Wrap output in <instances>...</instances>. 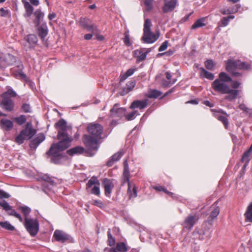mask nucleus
Masks as SVG:
<instances>
[{
    "label": "nucleus",
    "instance_id": "obj_1",
    "mask_svg": "<svg viewBox=\"0 0 252 252\" xmlns=\"http://www.w3.org/2000/svg\"><path fill=\"white\" fill-rule=\"evenodd\" d=\"M89 135L83 136V142L86 148L90 151H97L99 147V140L103 131V126L97 123H91L87 126Z\"/></svg>",
    "mask_w": 252,
    "mask_h": 252
},
{
    "label": "nucleus",
    "instance_id": "obj_2",
    "mask_svg": "<svg viewBox=\"0 0 252 252\" xmlns=\"http://www.w3.org/2000/svg\"><path fill=\"white\" fill-rule=\"evenodd\" d=\"M211 87L216 92L220 94H226L225 99L229 101L234 100L240 92L238 90H232L227 83L217 79L212 82Z\"/></svg>",
    "mask_w": 252,
    "mask_h": 252
},
{
    "label": "nucleus",
    "instance_id": "obj_3",
    "mask_svg": "<svg viewBox=\"0 0 252 252\" xmlns=\"http://www.w3.org/2000/svg\"><path fill=\"white\" fill-rule=\"evenodd\" d=\"M151 20L146 19L144 24L143 35L141 38L144 43H153L159 38V32L157 31L156 34L152 32L151 31Z\"/></svg>",
    "mask_w": 252,
    "mask_h": 252
},
{
    "label": "nucleus",
    "instance_id": "obj_4",
    "mask_svg": "<svg viewBox=\"0 0 252 252\" xmlns=\"http://www.w3.org/2000/svg\"><path fill=\"white\" fill-rule=\"evenodd\" d=\"M36 133V130L33 128L31 122H28L25 125V128L22 130L20 134L16 137L15 142L18 144L23 143L26 137L32 138Z\"/></svg>",
    "mask_w": 252,
    "mask_h": 252
},
{
    "label": "nucleus",
    "instance_id": "obj_5",
    "mask_svg": "<svg viewBox=\"0 0 252 252\" xmlns=\"http://www.w3.org/2000/svg\"><path fill=\"white\" fill-rule=\"evenodd\" d=\"M24 226L31 236L36 235L39 230V223L36 219L27 218L25 219Z\"/></svg>",
    "mask_w": 252,
    "mask_h": 252
},
{
    "label": "nucleus",
    "instance_id": "obj_6",
    "mask_svg": "<svg viewBox=\"0 0 252 252\" xmlns=\"http://www.w3.org/2000/svg\"><path fill=\"white\" fill-rule=\"evenodd\" d=\"M58 129L57 138H61L63 135H68L66 131L71 129V127L67 126L66 121L63 119L60 120L55 125Z\"/></svg>",
    "mask_w": 252,
    "mask_h": 252
},
{
    "label": "nucleus",
    "instance_id": "obj_7",
    "mask_svg": "<svg viewBox=\"0 0 252 252\" xmlns=\"http://www.w3.org/2000/svg\"><path fill=\"white\" fill-rule=\"evenodd\" d=\"M61 151H62L59 150V148L56 144H53L46 154L48 156H52L51 158L52 162L57 163L61 158V156L60 154Z\"/></svg>",
    "mask_w": 252,
    "mask_h": 252
},
{
    "label": "nucleus",
    "instance_id": "obj_8",
    "mask_svg": "<svg viewBox=\"0 0 252 252\" xmlns=\"http://www.w3.org/2000/svg\"><path fill=\"white\" fill-rule=\"evenodd\" d=\"M229 62V64L228 66V68L229 70L231 69V66L233 65V66L237 67L238 69H241V70H248L250 69L251 67V65L250 63L245 62H241L240 60H228Z\"/></svg>",
    "mask_w": 252,
    "mask_h": 252
},
{
    "label": "nucleus",
    "instance_id": "obj_9",
    "mask_svg": "<svg viewBox=\"0 0 252 252\" xmlns=\"http://www.w3.org/2000/svg\"><path fill=\"white\" fill-rule=\"evenodd\" d=\"M80 26L88 32H91L93 33L97 32L96 27L91 24V22L89 19L85 18H81L80 21Z\"/></svg>",
    "mask_w": 252,
    "mask_h": 252
},
{
    "label": "nucleus",
    "instance_id": "obj_10",
    "mask_svg": "<svg viewBox=\"0 0 252 252\" xmlns=\"http://www.w3.org/2000/svg\"><path fill=\"white\" fill-rule=\"evenodd\" d=\"M124 172L123 174V181L122 183V184L124 185L126 183H127L128 185V192H130V188H131V184L129 181L130 179V172H129V168L128 167V162L126 160L124 162Z\"/></svg>",
    "mask_w": 252,
    "mask_h": 252
},
{
    "label": "nucleus",
    "instance_id": "obj_11",
    "mask_svg": "<svg viewBox=\"0 0 252 252\" xmlns=\"http://www.w3.org/2000/svg\"><path fill=\"white\" fill-rule=\"evenodd\" d=\"M126 109L120 107L118 103L115 104L110 110V116L112 117L122 118L126 113Z\"/></svg>",
    "mask_w": 252,
    "mask_h": 252
},
{
    "label": "nucleus",
    "instance_id": "obj_12",
    "mask_svg": "<svg viewBox=\"0 0 252 252\" xmlns=\"http://www.w3.org/2000/svg\"><path fill=\"white\" fill-rule=\"evenodd\" d=\"M150 49H141L133 52V57L136 58L137 62L140 63L145 60L147 55L150 52Z\"/></svg>",
    "mask_w": 252,
    "mask_h": 252
},
{
    "label": "nucleus",
    "instance_id": "obj_13",
    "mask_svg": "<svg viewBox=\"0 0 252 252\" xmlns=\"http://www.w3.org/2000/svg\"><path fill=\"white\" fill-rule=\"evenodd\" d=\"M212 211L207 218V222L211 225L213 224L214 220L216 219L220 212V208L217 206L216 202L211 206Z\"/></svg>",
    "mask_w": 252,
    "mask_h": 252
},
{
    "label": "nucleus",
    "instance_id": "obj_14",
    "mask_svg": "<svg viewBox=\"0 0 252 252\" xmlns=\"http://www.w3.org/2000/svg\"><path fill=\"white\" fill-rule=\"evenodd\" d=\"M1 107L7 111H12L14 108V103L10 98L2 97L0 101Z\"/></svg>",
    "mask_w": 252,
    "mask_h": 252
},
{
    "label": "nucleus",
    "instance_id": "obj_15",
    "mask_svg": "<svg viewBox=\"0 0 252 252\" xmlns=\"http://www.w3.org/2000/svg\"><path fill=\"white\" fill-rule=\"evenodd\" d=\"M58 139L60 141L56 144L59 148V150L62 151L65 150L70 146L71 140L69 138L68 135H63L62 138Z\"/></svg>",
    "mask_w": 252,
    "mask_h": 252
},
{
    "label": "nucleus",
    "instance_id": "obj_16",
    "mask_svg": "<svg viewBox=\"0 0 252 252\" xmlns=\"http://www.w3.org/2000/svg\"><path fill=\"white\" fill-rule=\"evenodd\" d=\"M53 237L57 241L64 243L69 239V236L62 230H56L54 233Z\"/></svg>",
    "mask_w": 252,
    "mask_h": 252
},
{
    "label": "nucleus",
    "instance_id": "obj_17",
    "mask_svg": "<svg viewBox=\"0 0 252 252\" xmlns=\"http://www.w3.org/2000/svg\"><path fill=\"white\" fill-rule=\"evenodd\" d=\"M198 220V217L196 215H189L184 222V227L190 229Z\"/></svg>",
    "mask_w": 252,
    "mask_h": 252
},
{
    "label": "nucleus",
    "instance_id": "obj_18",
    "mask_svg": "<svg viewBox=\"0 0 252 252\" xmlns=\"http://www.w3.org/2000/svg\"><path fill=\"white\" fill-rule=\"evenodd\" d=\"M45 138V136L43 133H39L34 139L30 141V148L33 150L36 149L37 146L44 140Z\"/></svg>",
    "mask_w": 252,
    "mask_h": 252
},
{
    "label": "nucleus",
    "instance_id": "obj_19",
    "mask_svg": "<svg viewBox=\"0 0 252 252\" xmlns=\"http://www.w3.org/2000/svg\"><path fill=\"white\" fill-rule=\"evenodd\" d=\"M102 184L104 188L105 194L109 196L114 188V185L111 180L107 178H105L102 182Z\"/></svg>",
    "mask_w": 252,
    "mask_h": 252
},
{
    "label": "nucleus",
    "instance_id": "obj_20",
    "mask_svg": "<svg viewBox=\"0 0 252 252\" xmlns=\"http://www.w3.org/2000/svg\"><path fill=\"white\" fill-rule=\"evenodd\" d=\"M177 1L178 0H170L165 2L162 7L163 12L166 13L172 11L176 7Z\"/></svg>",
    "mask_w": 252,
    "mask_h": 252
},
{
    "label": "nucleus",
    "instance_id": "obj_21",
    "mask_svg": "<svg viewBox=\"0 0 252 252\" xmlns=\"http://www.w3.org/2000/svg\"><path fill=\"white\" fill-rule=\"evenodd\" d=\"M148 102V100L146 99L142 100H135L132 102L130 108L131 109L139 108L140 109H143L147 106Z\"/></svg>",
    "mask_w": 252,
    "mask_h": 252
},
{
    "label": "nucleus",
    "instance_id": "obj_22",
    "mask_svg": "<svg viewBox=\"0 0 252 252\" xmlns=\"http://www.w3.org/2000/svg\"><path fill=\"white\" fill-rule=\"evenodd\" d=\"M0 127L5 131H10L13 127V122L6 119H2L0 120Z\"/></svg>",
    "mask_w": 252,
    "mask_h": 252
},
{
    "label": "nucleus",
    "instance_id": "obj_23",
    "mask_svg": "<svg viewBox=\"0 0 252 252\" xmlns=\"http://www.w3.org/2000/svg\"><path fill=\"white\" fill-rule=\"evenodd\" d=\"M25 39L29 45L28 48H31L34 47L37 43L38 39L37 36L35 34H30L25 37Z\"/></svg>",
    "mask_w": 252,
    "mask_h": 252
},
{
    "label": "nucleus",
    "instance_id": "obj_24",
    "mask_svg": "<svg viewBox=\"0 0 252 252\" xmlns=\"http://www.w3.org/2000/svg\"><path fill=\"white\" fill-rule=\"evenodd\" d=\"M84 151L85 149L83 147L78 146L68 150L67 153L70 156H73L83 154Z\"/></svg>",
    "mask_w": 252,
    "mask_h": 252
},
{
    "label": "nucleus",
    "instance_id": "obj_25",
    "mask_svg": "<svg viewBox=\"0 0 252 252\" xmlns=\"http://www.w3.org/2000/svg\"><path fill=\"white\" fill-rule=\"evenodd\" d=\"M123 154L122 153L119 152L115 154H114L111 157V158L108 160L106 163V165L108 167L112 166L115 162L118 161L120 159L121 157H122Z\"/></svg>",
    "mask_w": 252,
    "mask_h": 252
},
{
    "label": "nucleus",
    "instance_id": "obj_26",
    "mask_svg": "<svg viewBox=\"0 0 252 252\" xmlns=\"http://www.w3.org/2000/svg\"><path fill=\"white\" fill-rule=\"evenodd\" d=\"M22 2L24 5L26 11L24 16L26 18L30 17L33 12V8L32 6L26 0H22Z\"/></svg>",
    "mask_w": 252,
    "mask_h": 252
},
{
    "label": "nucleus",
    "instance_id": "obj_27",
    "mask_svg": "<svg viewBox=\"0 0 252 252\" xmlns=\"http://www.w3.org/2000/svg\"><path fill=\"white\" fill-rule=\"evenodd\" d=\"M229 62L227 60L225 63V68H226V70L229 73H230L232 76L235 77H238L242 76V73L236 71V70L237 69H238V68L237 67H235V66H233V65H231L232 68H231V70H229L228 69L229 68H228V66L229 65Z\"/></svg>",
    "mask_w": 252,
    "mask_h": 252
},
{
    "label": "nucleus",
    "instance_id": "obj_28",
    "mask_svg": "<svg viewBox=\"0 0 252 252\" xmlns=\"http://www.w3.org/2000/svg\"><path fill=\"white\" fill-rule=\"evenodd\" d=\"M200 76L202 78H205L210 80H213L214 79V74L205 70L203 67L200 68Z\"/></svg>",
    "mask_w": 252,
    "mask_h": 252
},
{
    "label": "nucleus",
    "instance_id": "obj_29",
    "mask_svg": "<svg viewBox=\"0 0 252 252\" xmlns=\"http://www.w3.org/2000/svg\"><path fill=\"white\" fill-rule=\"evenodd\" d=\"M38 34L39 36L42 39H44L48 34V29L45 24H42L38 28Z\"/></svg>",
    "mask_w": 252,
    "mask_h": 252
},
{
    "label": "nucleus",
    "instance_id": "obj_30",
    "mask_svg": "<svg viewBox=\"0 0 252 252\" xmlns=\"http://www.w3.org/2000/svg\"><path fill=\"white\" fill-rule=\"evenodd\" d=\"M35 19L33 20V23L36 27L39 25L41 18L44 16V13L40 9H37L34 13Z\"/></svg>",
    "mask_w": 252,
    "mask_h": 252
},
{
    "label": "nucleus",
    "instance_id": "obj_31",
    "mask_svg": "<svg viewBox=\"0 0 252 252\" xmlns=\"http://www.w3.org/2000/svg\"><path fill=\"white\" fill-rule=\"evenodd\" d=\"M217 79L221 80V81L225 82L227 84V83L232 82V78L227 73L224 72H220L219 74V78Z\"/></svg>",
    "mask_w": 252,
    "mask_h": 252
},
{
    "label": "nucleus",
    "instance_id": "obj_32",
    "mask_svg": "<svg viewBox=\"0 0 252 252\" xmlns=\"http://www.w3.org/2000/svg\"><path fill=\"white\" fill-rule=\"evenodd\" d=\"M17 96L16 93L11 88L8 87L7 91L1 94V97L10 98Z\"/></svg>",
    "mask_w": 252,
    "mask_h": 252
},
{
    "label": "nucleus",
    "instance_id": "obj_33",
    "mask_svg": "<svg viewBox=\"0 0 252 252\" xmlns=\"http://www.w3.org/2000/svg\"><path fill=\"white\" fill-rule=\"evenodd\" d=\"M7 212L8 215L10 216H14L15 218L18 219L20 222L23 221V219L21 215L18 213H16L14 209H12L11 207L9 205V209L4 210Z\"/></svg>",
    "mask_w": 252,
    "mask_h": 252
},
{
    "label": "nucleus",
    "instance_id": "obj_34",
    "mask_svg": "<svg viewBox=\"0 0 252 252\" xmlns=\"http://www.w3.org/2000/svg\"><path fill=\"white\" fill-rule=\"evenodd\" d=\"M18 209L24 215L25 219L29 218L28 216L31 212V209L30 207L27 206H19Z\"/></svg>",
    "mask_w": 252,
    "mask_h": 252
},
{
    "label": "nucleus",
    "instance_id": "obj_35",
    "mask_svg": "<svg viewBox=\"0 0 252 252\" xmlns=\"http://www.w3.org/2000/svg\"><path fill=\"white\" fill-rule=\"evenodd\" d=\"M0 226L7 230L13 231L15 229L14 226L12 225L8 221H0Z\"/></svg>",
    "mask_w": 252,
    "mask_h": 252
},
{
    "label": "nucleus",
    "instance_id": "obj_36",
    "mask_svg": "<svg viewBox=\"0 0 252 252\" xmlns=\"http://www.w3.org/2000/svg\"><path fill=\"white\" fill-rule=\"evenodd\" d=\"M115 249L117 252L119 251L120 252H126L128 251L126 244L124 242L117 243Z\"/></svg>",
    "mask_w": 252,
    "mask_h": 252
},
{
    "label": "nucleus",
    "instance_id": "obj_37",
    "mask_svg": "<svg viewBox=\"0 0 252 252\" xmlns=\"http://www.w3.org/2000/svg\"><path fill=\"white\" fill-rule=\"evenodd\" d=\"M162 94V93L157 90H151L149 94H147V97L151 98H157Z\"/></svg>",
    "mask_w": 252,
    "mask_h": 252
},
{
    "label": "nucleus",
    "instance_id": "obj_38",
    "mask_svg": "<svg viewBox=\"0 0 252 252\" xmlns=\"http://www.w3.org/2000/svg\"><path fill=\"white\" fill-rule=\"evenodd\" d=\"M204 19L203 18L197 19L192 25L191 28L192 29H195L205 26V24L204 23Z\"/></svg>",
    "mask_w": 252,
    "mask_h": 252
},
{
    "label": "nucleus",
    "instance_id": "obj_39",
    "mask_svg": "<svg viewBox=\"0 0 252 252\" xmlns=\"http://www.w3.org/2000/svg\"><path fill=\"white\" fill-rule=\"evenodd\" d=\"M99 183V182L97 178L93 177L88 181V182L87 184V189L92 187L93 186H94L96 184H98Z\"/></svg>",
    "mask_w": 252,
    "mask_h": 252
},
{
    "label": "nucleus",
    "instance_id": "obj_40",
    "mask_svg": "<svg viewBox=\"0 0 252 252\" xmlns=\"http://www.w3.org/2000/svg\"><path fill=\"white\" fill-rule=\"evenodd\" d=\"M154 189L157 191H162L164 192H165V193H166L171 196H173V195H174L173 193L168 191L166 189L163 187L162 186H156V187H154Z\"/></svg>",
    "mask_w": 252,
    "mask_h": 252
},
{
    "label": "nucleus",
    "instance_id": "obj_41",
    "mask_svg": "<svg viewBox=\"0 0 252 252\" xmlns=\"http://www.w3.org/2000/svg\"><path fill=\"white\" fill-rule=\"evenodd\" d=\"M99 186L100 183H99L98 184H96L94 186L91 190V193L95 195L99 196L100 193Z\"/></svg>",
    "mask_w": 252,
    "mask_h": 252
},
{
    "label": "nucleus",
    "instance_id": "obj_42",
    "mask_svg": "<svg viewBox=\"0 0 252 252\" xmlns=\"http://www.w3.org/2000/svg\"><path fill=\"white\" fill-rule=\"evenodd\" d=\"M15 122L19 125H22L26 121V117L25 115H22L14 119Z\"/></svg>",
    "mask_w": 252,
    "mask_h": 252
},
{
    "label": "nucleus",
    "instance_id": "obj_43",
    "mask_svg": "<svg viewBox=\"0 0 252 252\" xmlns=\"http://www.w3.org/2000/svg\"><path fill=\"white\" fill-rule=\"evenodd\" d=\"M217 118L223 124L225 128H227L228 126V119L226 117L222 115H219Z\"/></svg>",
    "mask_w": 252,
    "mask_h": 252
},
{
    "label": "nucleus",
    "instance_id": "obj_44",
    "mask_svg": "<svg viewBox=\"0 0 252 252\" xmlns=\"http://www.w3.org/2000/svg\"><path fill=\"white\" fill-rule=\"evenodd\" d=\"M205 66L207 69L213 70L214 69L215 64L211 60H208L205 62Z\"/></svg>",
    "mask_w": 252,
    "mask_h": 252
},
{
    "label": "nucleus",
    "instance_id": "obj_45",
    "mask_svg": "<svg viewBox=\"0 0 252 252\" xmlns=\"http://www.w3.org/2000/svg\"><path fill=\"white\" fill-rule=\"evenodd\" d=\"M7 58L0 57V67H5L10 65V63L7 61Z\"/></svg>",
    "mask_w": 252,
    "mask_h": 252
},
{
    "label": "nucleus",
    "instance_id": "obj_46",
    "mask_svg": "<svg viewBox=\"0 0 252 252\" xmlns=\"http://www.w3.org/2000/svg\"><path fill=\"white\" fill-rule=\"evenodd\" d=\"M154 0H145L144 4L146 6V10L148 11L151 10L153 9V3Z\"/></svg>",
    "mask_w": 252,
    "mask_h": 252
},
{
    "label": "nucleus",
    "instance_id": "obj_47",
    "mask_svg": "<svg viewBox=\"0 0 252 252\" xmlns=\"http://www.w3.org/2000/svg\"><path fill=\"white\" fill-rule=\"evenodd\" d=\"M108 234V243L110 246H114L115 243V239L112 237L110 230L107 232Z\"/></svg>",
    "mask_w": 252,
    "mask_h": 252
},
{
    "label": "nucleus",
    "instance_id": "obj_48",
    "mask_svg": "<svg viewBox=\"0 0 252 252\" xmlns=\"http://www.w3.org/2000/svg\"><path fill=\"white\" fill-rule=\"evenodd\" d=\"M136 114H138L137 111H134L128 114H125L124 116L126 117V119L128 121H130L133 120L135 118V116Z\"/></svg>",
    "mask_w": 252,
    "mask_h": 252
},
{
    "label": "nucleus",
    "instance_id": "obj_49",
    "mask_svg": "<svg viewBox=\"0 0 252 252\" xmlns=\"http://www.w3.org/2000/svg\"><path fill=\"white\" fill-rule=\"evenodd\" d=\"M21 109L25 113H30L32 112L30 105L27 103H23L22 105Z\"/></svg>",
    "mask_w": 252,
    "mask_h": 252
},
{
    "label": "nucleus",
    "instance_id": "obj_50",
    "mask_svg": "<svg viewBox=\"0 0 252 252\" xmlns=\"http://www.w3.org/2000/svg\"><path fill=\"white\" fill-rule=\"evenodd\" d=\"M127 193L129 195V199L132 198H135L137 196V192L136 190V188L135 186H134L132 190H131L130 189V192H128V191L127 190Z\"/></svg>",
    "mask_w": 252,
    "mask_h": 252
},
{
    "label": "nucleus",
    "instance_id": "obj_51",
    "mask_svg": "<svg viewBox=\"0 0 252 252\" xmlns=\"http://www.w3.org/2000/svg\"><path fill=\"white\" fill-rule=\"evenodd\" d=\"M135 84L136 82L135 80H130L126 83V88L128 89V91L130 92L135 87Z\"/></svg>",
    "mask_w": 252,
    "mask_h": 252
},
{
    "label": "nucleus",
    "instance_id": "obj_52",
    "mask_svg": "<svg viewBox=\"0 0 252 252\" xmlns=\"http://www.w3.org/2000/svg\"><path fill=\"white\" fill-rule=\"evenodd\" d=\"M229 22V19L224 17L220 20V21L219 23V26L225 27L228 25Z\"/></svg>",
    "mask_w": 252,
    "mask_h": 252
},
{
    "label": "nucleus",
    "instance_id": "obj_53",
    "mask_svg": "<svg viewBox=\"0 0 252 252\" xmlns=\"http://www.w3.org/2000/svg\"><path fill=\"white\" fill-rule=\"evenodd\" d=\"M124 34L125 38L124 39V42L126 45L127 46H130L131 45V43L130 41L129 35L128 32H126Z\"/></svg>",
    "mask_w": 252,
    "mask_h": 252
},
{
    "label": "nucleus",
    "instance_id": "obj_54",
    "mask_svg": "<svg viewBox=\"0 0 252 252\" xmlns=\"http://www.w3.org/2000/svg\"><path fill=\"white\" fill-rule=\"evenodd\" d=\"M245 220L252 222V212L246 211L245 214Z\"/></svg>",
    "mask_w": 252,
    "mask_h": 252
},
{
    "label": "nucleus",
    "instance_id": "obj_55",
    "mask_svg": "<svg viewBox=\"0 0 252 252\" xmlns=\"http://www.w3.org/2000/svg\"><path fill=\"white\" fill-rule=\"evenodd\" d=\"M168 42L167 40L164 41L158 48V51L161 52L165 50L168 47Z\"/></svg>",
    "mask_w": 252,
    "mask_h": 252
},
{
    "label": "nucleus",
    "instance_id": "obj_56",
    "mask_svg": "<svg viewBox=\"0 0 252 252\" xmlns=\"http://www.w3.org/2000/svg\"><path fill=\"white\" fill-rule=\"evenodd\" d=\"M251 153L249 151H246L243 155L242 160V161H246L247 162H249V158L250 156Z\"/></svg>",
    "mask_w": 252,
    "mask_h": 252
},
{
    "label": "nucleus",
    "instance_id": "obj_57",
    "mask_svg": "<svg viewBox=\"0 0 252 252\" xmlns=\"http://www.w3.org/2000/svg\"><path fill=\"white\" fill-rule=\"evenodd\" d=\"M236 6H237V9L235 11H233V10H230L229 9H227V10H220V12H221V13H222L223 15L229 14H231L232 13H235V12H237L238 11V8L240 7V6H238V5H237Z\"/></svg>",
    "mask_w": 252,
    "mask_h": 252
},
{
    "label": "nucleus",
    "instance_id": "obj_58",
    "mask_svg": "<svg viewBox=\"0 0 252 252\" xmlns=\"http://www.w3.org/2000/svg\"><path fill=\"white\" fill-rule=\"evenodd\" d=\"M10 195L5 191L0 189V199L9 198Z\"/></svg>",
    "mask_w": 252,
    "mask_h": 252
},
{
    "label": "nucleus",
    "instance_id": "obj_59",
    "mask_svg": "<svg viewBox=\"0 0 252 252\" xmlns=\"http://www.w3.org/2000/svg\"><path fill=\"white\" fill-rule=\"evenodd\" d=\"M41 179L43 181H45L51 184H53L54 183L53 180L49 176L46 175L42 176L41 177Z\"/></svg>",
    "mask_w": 252,
    "mask_h": 252
},
{
    "label": "nucleus",
    "instance_id": "obj_60",
    "mask_svg": "<svg viewBox=\"0 0 252 252\" xmlns=\"http://www.w3.org/2000/svg\"><path fill=\"white\" fill-rule=\"evenodd\" d=\"M0 206H1L4 210L9 209V204L5 200H3L2 202H0Z\"/></svg>",
    "mask_w": 252,
    "mask_h": 252
},
{
    "label": "nucleus",
    "instance_id": "obj_61",
    "mask_svg": "<svg viewBox=\"0 0 252 252\" xmlns=\"http://www.w3.org/2000/svg\"><path fill=\"white\" fill-rule=\"evenodd\" d=\"M241 85V83L238 81H235L232 82L231 85V87L233 89V90H237L240 85Z\"/></svg>",
    "mask_w": 252,
    "mask_h": 252
},
{
    "label": "nucleus",
    "instance_id": "obj_62",
    "mask_svg": "<svg viewBox=\"0 0 252 252\" xmlns=\"http://www.w3.org/2000/svg\"><path fill=\"white\" fill-rule=\"evenodd\" d=\"M93 204L100 208H102L103 207V203H102V201L100 200H94V201Z\"/></svg>",
    "mask_w": 252,
    "mask_h": 252
},
{
    "label": "nucleus",
    "instance_id": "obj_63",
    "mask_svg": "<svg viewBox=\"0 0 252 252\" xmlns=\"http://www.w3.org/2000/svg\"><path fill=\"white\" fill-rule=\"evenodd\" d=\"M239 108L245 112H247L248 111L249 108H248L245 104L242 103L239 106Z\"/></svg>",
    "mask_w": 252,
    "mask_h": 252
},
{
    "label": "nucleus",
    "instance_id": "obj_64",
    "mask_svg": "<svg viewBox=\"0 0 252 252\" xmlns=\"http://www.w3.org/2000/svg\"><path fill=\"white\" fill-rule=\"evenodd\" d=\"M134 71H135L134 69L130 68V69H128L125 72V73L129 77L133 74V73L134 72Z\"/></svg>",
    "mask_w": 252,
    "mask_h": 252
}]
</instances>
